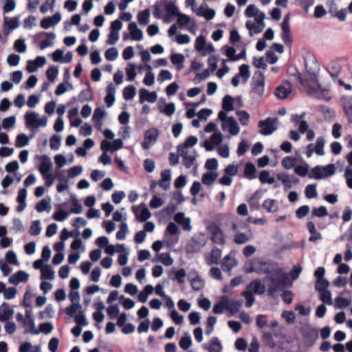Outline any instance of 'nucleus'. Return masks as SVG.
Segmentation results:
<instances>
[{
    "instance_id": "34",
    "label": "nucleus",
    "mask_w": 352,
    "mask_h": 352,
    "mask_svg": "<svg viewBox=\"0 0 352 352\" xmlns=\"http://www.w3.org/2000/svg\"><path fill=\"white\" fill-rule=\"evenodd\" d=\"M204 349H207L209 352H221V345L217 337L212 338L208 346H204Z\"/></svg>"
},
{
    "instance_id": "21",
    "label": "nucleus",
    "mask_w": 352,
    "mask_h": 352,
    "mask_svg": "<svg viewBox=\"0 0 352 352\" xmlns=\"http://www.w3.org/2000/svg\"><path fill=\"white\" fill-rule=\"evenodd\" d=\"M174 220L176 223L181 225L184 230L191 229L190 221L188 218H185L183 212H177L174 216Z\"/></svg>"
},
{
    "instance_id": "52",
    "label": "nucleus",
    "mask_w": 352,
    "mask_h": 352,
    "mask_svg": "<svg viewBox=\"0 0 352 352\" xmlns=\"http://www.w3.org/2000/svg\"><path fill=\"white\" fill-rule=\"evenodd\" d=\"M162 2H156L153 6V15L157 19H162L164 20V16L162 15Z\"/></svg>"
},
{
    "instance_id": "6",
    "label": "nucleus",
    "mask_w": 352,
    "mask_h": 352,
    "mask_svg": "<svg viewBox=\"0 0 352 352\" xmlns=\"http://www.w3.org/2000/svg\"><path fill=\"white\" fill-rule=\"evenodd\" d=\"M276 118H267L264 120H260L258 126L261 129L260 133L263 135H269L276 131V127L274 126Z\"/></svg>"
},
{
    "instance_id": "42",
    "label": "nucleus",
    "mask_w": 352,
    "mask_h": 352,
    "mask_svg": "<svg viewBox=\"0 0 352 352\" xmlns=\"http://www.w3.org/2000/svg\"><path fill=\"white\" fill-rule=\"evenodd\" d=\"M41 278L43 280H52L54 278V272L50 265H45L42 268Z\"/></svg>"
},
{
    "instance_id": "9",
    "label": "nucleus",
    "mask_w": 352,
    "mask_h": 352,
    "mask_svg": "<svg viewBox=\"0 0 352 352\" xmlns=\"http://www.w3.org/2000/svg\"><path fill=\"white\" fill-rule=\"evenodd\" d=\"M61 20V15L59 12L54 14L52 16H47L43 18L41 22V27L43 29H47L52 26H54L58 24Z\"/></svg>"
},
{
    "instance_id": "3",
    "label": "nucleus",
    "mask_w": 352,
    "mask_h": 352,
    "mask_svg": "<svg viewBox=\"0 0 352 352\" xmlns=\"http://www.w3.org/2000/svg\"><path fill=\"white\" fill-rule=\"evenodd\" d=\"M276 277L270 276L267 278L271 283L267 289L269 296H274L278 290L282 289L286 285L287 276L284 272L283 275L276 276Z\"/></svg>"
},
{
    "instance_id": "38",
    "label": "nucleus",
    "mask_w": 352,
    "mask_h": 352,
    "mask_svg": "<svg viewBox=\"0 0 352 352\" xmlns=\"http://www.w3.org/2000/svg\"><path fill=\"white\" fill-rule=\"evenodd\" d=\"M234 99L230 95H226L223 97L222 101V108L224 111L228 112L234 109Z\"/></svg>"
},
{
    "instance_id": "57",
    "label": "nucleus",
    "mask_w": 352,
    "mask_h": 352,
    "mask_svg": "<svg viewBox=\"0 0 352 352\" xmlns=\"http://www.w3.org/2000/svg\"><path fill=\"white\" fill-rule=\"evenodd\" d=\"M23 327L28 328V331L33 335L39 333V331L35 328L34 320L33 318L25 319Z\"/></svg>"
},
{
    "instance_id": "50",
    "label": "nucleus",
    "mask_w": 352,
    "mask_h": 352,
    "mask_svg": "<svg viewBox=\"0 0 352 352\" xmlns=\"http://www.w3.org/2000/svg\"><path fill=\"white\" fill-rule=\"evenodd\" d=\"M126 80L128 81H132L135 78L137 74L135 72V64L130 63L128 64L126 68Z\"/></svg>"
},
{
    "instance_id": "26",
    "label": "nucleus",
    "mask_w": 352,
    "mask_h": 352,
    "mask_svg": "<svg viewBox=\"0 0 352 352\" xmlns=\"http://www.w3.org/2000/svg\"><path fill=\"white\" fill-rule=\"evenodd\" d=\"M116 88L112 83L108 85L107 87V95L104 98V102L108 107H111L115 102Z\"/></svg>"
},
{
    "instance_id": "7",
    "label": "nucleus",
    "mask_w": 352,
    "mask_h": 352,
    "mask_svg": "<svg viewBox=\"0 0 352 352\" xmlns=\"http://www.w3.org/2000/svg\"><path fill=\"white\" fill-rule=\"evenodd\" d=\"M281 38L286 45L292 43V34L289 25V16L286 15L281 23Z\"/></svg>"
},
{
    "instance_id": "24",
    "label": "nucleus",
    "mask_w": 352,
    "mask_h": 352,
    "mask_svg": "<svg viewBox=\"0 0 352 352\" xmlns=\"http://www.w3.org/2000/svg\"><path fill=\"white\" fill-rule=\"evenodd\" d=\"M13 315V310L6 302L0 306V322L8 321Z\"/></svg>"
},
{
    "instance_id": "19",
    "label": "nucleus",
    "mask_w": 352,
    "mask_h": 352,
    "mask_svg": "<svg viewBox=\"0 0 352 352\" xmlns=\"http://www.w3.org/2000/svg\"><path fill=\"white\" fill-rule=\"evenodd\" d=\"M327 69L330 76L336 80L342 69V66L338 60H332L328 65Z\"/></svg>"
},
{
    "instance_id": "44",
    "label": "nucleus",
    "mask_w": 352,
    "mask_h": 352,
    "mask_svg": "<svg viewBox=\"0 0 352 352\" xmlns=\"http://www.w3.org/2000/svg\"><path fill=\"white\" fill-rule=\"evenodd\" d=\"M296 163V158L292 156L285 157L282 161L281 164L285 169H291L295 166Z\"/></svg>"
},
{
    "instance_id": "17",
    "label": "nucleus",
    "mask_w": 352,
    "mask_h": 352,
    "mask_svg": "<svg viewBox=\"0 0 352 352\" xmlns=\"http://www.w3.org/2000/svg\"><path fill=\"white\" fill-rule=\"evenodd\" d=\"M128 30L130 32L131 39L134 41H141L143 38V33L138 28L135 22H131L128 25Z\"/></svg>"
},
{
    "instance_id": "58",
    "label": "nucleus",
    "mask_w": 352,
    "mask_h": 352,
    "mask_svg": "<svg viewBox=\"0 0 352 352\" xmlns=\"http://www.w3.org/2000/svg\"><path fill=\"white\" fill-rule=\"evenodd\" d=\"M58 74V68L56 66L52 65L50 67L47 72L46 76L50 82H54Z\"/></svg>"
},
{
    "instance_id": "32",
    "label": "nucleus",
    "mask_w": 352,
    "mask_h": 352,
    "mask_svg": "<svg viewBox=\"0 0 352 352\" xmlns=\"http://www.w3.org/2000/svg\"><path fill=\"white\" fill-rule=\"evenodd\" d=\"M25 124L27 126L36 128L38 122L37 114L33 111H28L25 115Z\"/></svg>"
},
{
    "instance_id": "12",
    "label": "nucleus",
    "mask_w": 352,
    "mask_h": 352,
    "mask_svg": "<svg viewBox=\"0 0 352 352\" xmlns=\"http://www.w3.org/2000/svg\"><path fill=\"white\" fill-rule=\"evenodd\" d=\"M165 10L166 12V15L164 16V21L165 22L170 21L171 18L177 16L179 14L177 7L173 2L168 3L165 6Z\"/></svg>"
},
{
    "instance_id": "13",
    "label": "nucleus",
    "mask_w": 352,
    "mask_h": 352,
    "mask_svg": "<svg viewBox=\"0 0 352 352\" xmlns=\"http://www.w3.org/2000/svg\"><path fill=\"white\" fill-rule=\"evenodd\" d=\"M211 240L220 245H223L226 242L223 231L217 226H214L211 230Z\"/></svg>"
},
{
    "instance_id": "64",
    "label": "nucleus",
    "mask_w": 352,
    "mask_h": 352,
    "mask_svg": "<svg viewBox=\"0 0 352 352\" xmlns=\"http://www.w3.org/2000/svg\"><path fill=\"white\" fill-rule=\"evenodd\" d=\"M104 56L107 60L113 61L117 58L118 52L116 47H111L105 52Z\"/></svg>"
},
{
    "instance_id": "60",
    "label": "nucleus",
    "mask_w": 352,
    "mask_h": 352,
    "mask_svg": "<svg viewBox=\"0 0 352 352\" xmlns=\"http://www.w3.org/2000/svg\"><path fill=\"white\" fill-rule=\"evenodd\" d=\"M236 115L239 116V120L241 125L247 126L250 121V115L245 111H238Z\"/></svg>"
},
{
    "instance_id": "31",
    "label": "nucleus",
    "mask_w": 352,
    "mask_h": 352,
    "mask_svg": "<svg viewBox=\"0 0 352 352\" xmlns=\"http://www.w3.org/2000/svg\"><path fill=\"white\" fill-rule=\"evenodd\" d=\"M218 177L217 172H207L202 175L201 182L204 185L211 186Z\"/></svg>"
},
{
    "instance_id": "63",
    "label": "nucleus",
    "mask_w": 352,
    "mask_h": 352,
    "mask_svg": "<svg viewBox=\"0 0 352 352\" xmlns=\"http://www.w3.org/2000/svg\"><path fill=\"white\" fill-rule=\"evenodd\" d=\"M107 314L109 317L113 320L116 318L119 315V307L117 304L113 305L107 307Z\"/></svg>"
},
{
    "instance_id": "11",
    "label": "nucleus",
    "mask_w": 352,
    "mask_h": 352,
    "mask_svg": "<svg viewBox=\"0 0 352 352\" xmlns=\"http://www.w3.org/2000/svg\"><path fill=\"white\" fill-rule=\"evenodd\" d=\"M302 335L305 340L314 344L318 338V331L314 328L307 327L302 329Z\"/></svg>"
},
{
    "instance_id": "54",
    "label": "nucleus",
    "mask_w": 352,
    "mask_h": 352,
    "mask_svg": "<svg viewBox=\"0 0 352 352\" xmlns=\"http://www.w3.org/2000/svg\"><path fill=\"white\" fill-rule=\"evenodd\" d=\"M318 293L320 294V299L321 301L329 305H332L333 300L330 291L327 289L319 292Z\"/></svg>"
},
{
    "instance_id": "46",
    "label": "nucleus",
    "mask_w": 352,
    "mask_h": 352,
    "mask_svg": "<svg viewBox=\"0 0 352 352\" xmlns=\"http://www.w3.org/2000/svg\"><path fill=\"white\" fill-rule=\"evenodd\" d=\"M340 240H346V248H352V223L345 233L340 236Z\"/></svg>"
},
{
    "instance_id": "5",
    "label": "nucleus",
    "mask_w": 352,
    "mask_h": 352,
    "mask_svg": "<svg viewBox=\"0 0 352 352\" xmlns=\"http://www.w3.org/2000/svg\"><path fill=\"white\" fill-rule=\"evenodd\" d=\"M325 144V140L323 137H318L315 144H309L306 148L305 153L308 158L311 157L314 153H316L318 155H324V147Z\"/></svg>"
},
{
    "instance_id": "18",
    "label": "nucleus",
    "mask_w": 352,
    "mask_h": 352,
    "mask_svg": "<svg viewBox=\"0 0 352 352\" xmlns=\"http://www.w3.org/2000/svg\"><path fill=\"white\" fill-rule=\"evenodd\" d=\"M222 125L223 128L228 127L229 129L230 133L232 135H236L239 133V126L233 117H228L226 122L222 123Z\"/></svg>"
},
{
    "instance_id": "33",
    "label": "nucleus",
    "mask_w": 352,
    "mask_h": 352,
    "mask_svg": "<svg viewBox=\"0 0 352 352\" xmlns=\"http://www.w3.org/2000/svg\"><path fill=\"white\" fill-rule=\"evenodd\" d=\"M244 176L248 179L256 178V168L252 162H247L244 168Z\"/></svg>"
},
{
    "instance_id": "14",
    "label": "nucleus",
    "mask_w": 352,
    "mask_h": 352,
    "mask_svg": "<svg viewBox=\"0 0 352 352\" xmlns=\"http://www.w3.org/2000/svg\"><path fill=\"white\" fill-rule=\"evenodd\" d=\"M40 161L38 170L41 175L49 173L52 167V162L49 157L47 155H41L38 157Z\"/></svg>"
},
{
    "instance_id": "15",
    "label": "nucleus",
    "mask_w": 352,
    "mask_h": 352,
    "mask_svg": "<svg viewBox=\"0 0 352 352\" xmlns=\"http://www.w3.org/2000/svg\"><path fill=\"white\" fill-rule=\"evenodd\" d=\"M306 227L310 233V236L309 238V241L310 242H316V241L321 240L322 239V234L316 230L315 223L313 221H308Z\"/></svg>"
},
{
    "instance_id": "49",
    "label": "nucleus",
    "mask_w": 352,
    "mask_h": 352,
    "mask_svg": "<svg viewBox=\"0 0 352 352\" xmlns=\"http://www.w3.org/2000/svg\"><path fill=\"white\" fill-rule=\"evenodd\" d=\"M19 22L17 17L9 19L8 17L4 18V26L8 27L9 30H14L19 27Z\"/></svg>"
},
{
    "instance_id": "22",
    "label": "nucleus",
    "mask_w": 352,
    "mask_h": 352,
    "mask_svg": "<svg viewBox=\"0 0 352 352\" xmlns=\"http://www.w3.org/2000/svg\"><path fill=\"white\" fill-rule=\"evenodd\" d=\"M261 78L258 79L252 84V91L258 96H261L265 91L264 76L260 73Z\"/></svg>"
},
{
    "instance_id": "29",
    "label": "nucleus",
    "mask_w": 352,
    "mask_h": 352,
    "mask_svg": "<svg viewBox=\"0 0 352 352\" xmlns=\"http://www.w3.org/2000/svg\"><path fill=\"white\" fill-rule=\"evenodd\" d=\"M184 60L185 57L182 54H173L170 56V61L177 70H181L184 67Z\"/></svg>"
},
{
    "instance_id": "27",
    "label": "nucleus",
    "mask_w": 352,
    "mask_h": 352,
    "mask_svg": "<svg viewBox=\"0 0 352 352\" xmlns=\"http://www.w3.org/2000/svg\"><path fill=\"white\" fill-rule=\"evenodd\" d=\"M226 310L229 311L232 315H234L239 312V309L242 306L241 300H234L229 302L227 297H226Z\"/></svg>"
},
{
    "instance_id": "51",
    "label": "nucleus",
    "mask_w": 352,
    "mask_h": 352,
    "mask_svg": "<svg viewBox=\"0 0 352 352\" xmlns=\"http://www.w3.org/2000/svg\"><path fill=\"white\" fill-rule=\"evenodd\" d=\"M148 72L146 73L144 78L143 80V82L147 86H151L153 85L155 81V76L153 73L151 72V67L149 65H146Z\"/></svg>"
},
{
    "instance_id": "43",
    "label": "nucleus",
    "mask_w": 352,
    "mask_h": 352,
    "mask_svg": "<svg viewBox=\"0 0 352 352\" xmlns=\"http://www.w3.org/2000/svg\"><path fill=\"white\" fill-rule=\"evenodd\" d=\"M336 306L340 309H344L349 307L352 300L351 298H346L341 296H337L335 299Z\"/></svg>"
},
{
    "instance_id": "53",
    "label": "nucleus",
    "mask_w": 352,
    "mask_h": 352,
    "mask_svg": "<svg viewBox=\"0 0 352 352\" xmlns=\"http://www.w3.org/2000/svg\"><path fill=\"white\" fill-rule=\"evenodd\" d=\"M78 98L81 102L91 100L93 99V94L91 88L89 87L87 89L82 90L78 95Z\"/></svg>"
},
{
    "instance_id": "4",
    "label": "nucleus",
    "mask_w": 352,
    "mask_h": 352,
    "mask_svg": "<svg viewBox=\"0 0 352 352\" xmlns=\"http://www.w3.org/2000/svg\"><path fill=\"white\" fill-rule=\"evenodd\" d=\"M258 274H270L274 273L276 276L283 274V270L277 267V264L272 261H261L257 264Z\"/></svg>"
},
{
    "instance_id": "30",
    "label": "nucleus",
    "mask_w": 352,
    "mask_h": 352,
    "mask_svg": "<svg viewBox=\"0 0 352 352\" xmlns=\"http://www.w3.org/2000/svg\"><path fill=\"white\" fill-rule=\"evenodd\" d=\"M291 91L292 89L290 86L286 87L283 85H279L276 88L274 94L279 99H285L288 96Z\"/></svg>"
},
{
    "instance_id": "40",
    "label": "nucleus",
    "mask_w": 352,
    "mask_h": 352,
    "mask_svg": "<svg viewBox=\"0 0 352 352\" xmlns=\"http://www.w3.org/2000/svg\"><path fill=\"white\" fill-rule=\"evenodd\" d=\"M136 94L135 87L133 85H128L123 89V98L126 100H130L134 98Z\"/></svg>"
},
{
    "instance_id": "61",
    "label": "nucleus",
    "mask_w": 352,
    "mask_h": 352,
    "mask_svg": "<svg viewBox=\"0 0 352 352\" xmlns=\"http://www.w3.org/2000/svg\"><path fill=\"white\" fill-rule=\"evenodd\" d=\"M28 137L24 133H21L16 137L15 145L18 148L23 147L28 144Z\"/></svg>"
},
{
    "instance_id": "35",
    "label": "nucleus",
    "mask_w": 352,
    "mask_h": 352,
    "mask_svg": "<svg viewBox=\"0 0 352 352\" xmlns=\"http://www.w3.org/2000/svg\"><path fill=\"white\" fill-rule=\"evenodd\" d=\"M262 206L269 212H275L278 210V202L275 199H267L263 201Z\"/></svg>"
},
{
    "instance_id": "10",
    "label": "nucleus",
    "mask_w": 352,
    "mask_h": 352,
    "mask_svg": "<svg viewBox=\"0 0 352 352\" xmlns=\"http://www.w3.org/2000/svg\"><path fill=\"white\" fill-rule=\"evenodd\" d=\"M45 63L46 59L44 56H37L35 60H30L27 62L26 69L30 73L34 72L38 67H43Z\"/></svg>"
},
{
    "instance_id": "2",
    "label": "nucleus",
    "mask_w": 352,
    "mask_h": 352,
    "mask_svg": "<svg viewBox=\"0 0 352 352\" xmlns=\"http://www.w3.org/2000/svg\"><path fill=\"white\" fill-rule=\"evenodd\" d=\"M335 173V166L333 164H329L325 166H316L311 168L308 175L309 178L315 179H321L324 177H328Z\"/></svg>"
},
{
    "instance_id": "39",
    "label": "nucleus",
    "mask_w": 352,
    "mask_h": 352,
    "mask_svg": "<svg viewBox=\"0 0 352 352\" xmlns=\"http://www.w3.org/2000/svg\"><path fill=\"white\" fill-rule=\"evenodd\" d=\"M149 17L150 10L148 8L140 12L138 14V22L140 25H147L149 22Z\"/></svg>"
},
{
    "instance_id": "25",
    "label": "nucleus",
    "mask_w": 352,
    "mask_h": 352,
    "mask_svg": "<svg viewBox=\"0 0 352 352\" xmlns=\"http://www.w3.org/2000/svg\"><path fill=\"white\" fill-rule=\"evenodd\" d=\"M221 257V251L217 248H214L208 258H206V263L208 265H217L219 263Z\"/></svg>"
},
{
    "instance_id": "55",
    "label": "nucleus",
    "mask_w": 352,
    "mask_h": 352,
    "mask_svg": "<svg viewBox=\"0 0 352 352\" xmlns=\"http://www.w3.org/2000/svg\"><path fill=\"white\" fill-rule=\"evenodd\" d=\"M239 76H241L244 82H246L250 76V67L248 65L243 64L239 67Z\"/></svg>"
},
{
    "instance_id": "45",
    "label": "nucleus",
    "mask_w": 352,
    "mask_h": 352,
    "mask_svg": "<svg viewBox=\"0 0 352 352\" xmlns=\"http://www.w3.org/2000/svg\"><path fill=\"white\" fill-rule=\"evenodd\" d=\"M241 296L246 299L245 306L247 307H250L253 305L255 299L252 290L247 289L241 293Z\"/></svg>"
},
{
    "instance_id": "28",
    "label": "nucleus",
    "mask_w": 352,
    "mask_h": 352,
    "mask_svg": "<svg viewBox=\"0 0 352 352\" xmlns=\"http://www.w3.org/2000/svg\"><path fill=\"white\" fill-rule=\"evenodd\" d=\"M170 170H164L161 173V179L159 181V185L165 190L170 187Z\"/></svg>"
},
{
    "instance_id": "20",
    "label": "nucleus",
    "mask_w": 352,
    "mask_h": 352,
    "mask_svg": "<svg viewBox=\"0 0 352 352\" xmlns=\"http://www.w3.org/2000/svg\"><path fill=\"white\" fill-rule=\"evenodd\" d=\"M247 289L252 291V293L256 294H263L265 292V286L262 284L259 280H253L247 287Z\"/></svg>"
},
{
    "instance_id": "8",
    "label": "nucleus",
    "mask_w": 352,
    "mask_h": 352,
    "mask_svg": "<svg viewBox=\"0 0 352 352\" xmlns=\"http://www.w3.org/2000/svg\"><path fill=\"white\" fill-rule=\"evenodd\" d=\"M341 102L348 122L352 123V96H343Z\"/></svg>"
},
{
    "instance_id": "16",
    "label": "nucleus",
    "mask_w": 352,
    "mask_h": 352,
    "mask_svg": "<svg viewBox=\"0 0 352 352\" xmlns=\"http://www.w3.org/2000/svg\"><path fill=\"white\" fill-rule=\"evenodd\" d=\"M157 94L155 91L149 92L145 89L140 90V102L143 103L144 101L149 102H155L157 100Z\"/></svg>"
},
{
    "instance_id": "36",
    "label": "nucleus",
    "mask_w": 352,
    "mask_h": 352,
    "mask_svg": "<svg viewBox=\"0 0 352 352\" xmlns=\"http://www.w3.org/2000/svg\"><path fill=\"white\" fill-rule=\"evenodd\" d=\"M197 14L199 16L205 17L207 20H211L214 17L215 12L214 10L208 8L204 10V7L201 6L197 12Z\"/></svg>"
},
{
    "instance_id": "37",
    "label": "nucleus",
    "mask_w": 352,
    "mask_h": 352,
    "mask_svg": "<svg viewBox=\"0 0 352 352\" xmlns=\"http://www.w3.org/2000/svg\"><path fill=\"white\" fill-rule=\"evenodd\" d=\"M104 116V111L100 109L96 108L94 112V115L92 117L93 120L95 122V126L98 129H100L102 125L101 119Z\"/></svg>"
},
{
    "instance_id": "23",
    "label": "nucleus",
    "mask_w": 352,
    "mask_h": 352,
    "mask_svg": "<svg viewBox=\"0 0 352 352\" xmlns=\"http://www.w3.org/2000/svg\"><path fill=\"white\" fill-rule=\"evenodd\" d=\"M29 275L24 271L19 270L16 272L12 276L9 278V281L13 284L17 285L19 283H25L28 281Z\"/></svg>"
},
{
    "instance_id": "56",
    "label": "nucleus",
    "mask_w": 352,
    "mask_h": 352,
    "mask_svg": "<svg viewBox=\"0 0 352 352\" xmlns=\"http://www.w3.org/2000/svg\"><path fill=\"white\" fill-rule=\"evenodd\" d=\"M328 214L327 208L325 206H320L319 208H314L311 211V217H324Z\"/></svg>"
},
{
    "instance_id": "41",
    "label": "nucleus",
    "mask_w": 352,
    "mask_h": 352,
    "mask_svg": "<svg viewBox=\"0 0 352 352\" xmlns=\"http://www.w3.org/2000/svg\"><path fill=\"white\" fill-rule=\"evenodd\" d=\"M159 136V131L155 128L147 130L144 133V139L149 142H155Z\"/></svg>"
},
{
    "instance_id": "62",
    "label": "nucleus",
    "mask_w": 352,
    "mask_h": 352,
    "mask_svg": "<svg viewBox=\"0 0 352 352\" xmlns=\"http://www.w3.org/2000/svg\"><path fill=\"white\" fill-rule=\"evenodd\" d=\"M225 309H226V296L223 297L219 302L214 305L212 311L215 314H220L223 313Z\"/></svg>"
},
{
    "instance_id": "1",
    "label": "nucleus",
    "mask_w": 352,
    "mask_h": 352,
    "mask_svg": "<svg viewBox=\"0 0 352 352\" xmlns=\"http://www.w3.org/2000/svg\"><path fill=\"white\" fill-rule=\"evenodd\" d=\"M313 67H309L308 63L305 62V67L307 71L311 74V75L314 76L311 78V82L314 84L312 86L309 85V82L307 80L302 79L300 75V74H298V78L303 87L305 89L307 93L309 95H313L316 94L318 91H320L321 89L320 84L318 82L316 77V73L319 69V65L318 62L316 60L315 58H313Z\"/></svg>"
},
{
    "instance_id": "59",
    "label": "nucleus",
    "mask_w": 352,
    "mask_h": 352,
    "mask_svg": "<svg viewBox=\"0 0 352 352\" xmlns=\"http://www.w3.org/2000/svg\"><path fill=\"white\" fill-rule=\"evenodd\" d=\"M329 285V283L327 279H318L316 281L315 289L318 292H319L321 291L327 290Z\"/></svg>"
},
{
    "instance_id": "48",
    "label": "nucleus",
    "mask_w": 352,
    "mask_h": 352,
    "mask_svg": "<svg viewBox=\"0 0 352 352\" xmlns=\"http://www.w3.org/2000/svg\"><path fill=\"white\" fill-rule=\"evenodd\" d=\"M258 179L262 184L268 183L272 184L274 182V178L270 177L268 170H262L258 175Z\"/></svg>"
},
{
    "instance_id": "47",
    "label": "nucleus",
    "mask_w": 352,
    "mask_h": 352,
    "mask_svg": "<svg viewBox=\"0 0 352 352\" xmlns=\"http://www.w3.org/2000/svg\"><path fill=\"white\" fill-rule=\"evenodd\" d=\"M190 283L192 289L197 292L201 290L204 287V283L199 276L192 278L190 280Z\"/></svg>"
}]
</instances>
